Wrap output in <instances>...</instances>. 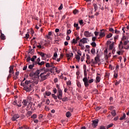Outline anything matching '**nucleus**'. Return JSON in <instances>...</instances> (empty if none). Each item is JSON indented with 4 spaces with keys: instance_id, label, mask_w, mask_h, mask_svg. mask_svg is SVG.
I'll use <instances>...</instances> for the list:
<instances>
[{
    "instance_id": "61",
    "label": "nucleus",
    "mask_w": 129,
    "mask_h": 129,
    "mask_svg": "<svg viewBox=\"0 0 129 129\" xmlns=\"http://www.w3.org/2000/svg\"><path fill=\"white\" fill-rule=\"evenodd\" d=\"M63 9V5L61 4L59 7L58 8V10H62Z\"/></svg>"
},
{
    "instance_id": "57",
    "label": "nucleus",
    "mask_w": 129,
    "mask_h": 129,
    "mask_svg": "<svg viewBox=\"0 0 129 129\" xmlns=\"http://www.w3.org/2000/svg\"><path fill=\"white\" fill-rule=\"evenodd\" d=\"M128 43H129L128 40L125 41L124 42V46H126V45H127Z\"/></svg>"
},
{
    "instance_id": "15",
    "label": "nucleus",
    "mask_w": 129,
    "mask_h": 129,
    "mask_svg": "<svg viewBox=\"0 0 129 129\" xmlns=\"http://www.w3.org/2000/svg\"><path fill=\"white\" fill-rule=\"evenodd\" d=\"M51 95L55 100H57L58 99V93H57V96L55 94H52Z\"/></svg>"
},
{
    "instance_id": "59",
    "label": "nucleus",
    "mask_w": 129,
    "mask_h": 129,
    "mask_svg": "<svg viewBox=\"0 0 129 129\" xmlns=\"http://www.w3.org/2000/svg\"><path fill=\"white\" fill-rule=\"evenodd\" d=\"M53 93H54V94H56V93H57V89L56 88H54L53 89Z\"/></svg>"
},
{
    "instance_id": "13",
    "label": "nucleus",
    "mask_w": 129,
    "mask_h": 129,
    "mask_svg": "<svg viewBox=\"0 0 129 129\" xmlns=\"http://www.w3.org/2000/svg\"><path fill=\"white\" fill-rule=\"evenodd\" d=\"M84 36L87 37H90V33H89V31H86L84 32Z\"/></svg>"
},
{
    "instance_id": "49",
    "label": "nucleus",
    "mask_w": 129,
    "mask_h": 129,
    "mask_svg": "<svg viewBox=\"0 0 129 129\" xmlns=\"http://www.w3.org/2000/svg\"><path fill=\"white\" fill-rule=\"evenodd\" d=\"M45 66L47 68H49V67H51L50 64L49 63H46Z\"/></svg>"
},
{
    "instance_id": "19",
    "label": "nucleus",
    "mask_w": 129,
    "mask_h": 129,
    "mask_svg": "<svg viewBox=\"0 0 129 129\" xmlns=\"http://www.w3.org/2000/svg\"><path fill=\"white\" fill-rule=\"evenodd\" d=\"M114 45V42H113L111 44L109 45V49L110 50H112L113 49V46Z\"/></svg>"
},
{
    "instance_id": "12",
    "label": "nucleus",
    "mask_w": 129,
    "mask_h": 129,
    "mask_svg": "<svg viewBox=\"0 0 129 129\" xmlns=\"http://www.w3.org/2000/svg\"><path fill=\"white\" fill-rule=\"evenodd\" d=\"M22 103L23 104V107H25V106H27L28 104V100L24 99L23 100Z\"/></svg>"
},
{
    "instance_id": "50",
    "label": "nucleus",
    "mask_w": 129,
    "mask_h": 129,
    "mask_svg": "<svg viewBox=\"0 0 129 129\" xmlns=\"http://www.w3.org/2000/svg\"><path fill=\"white\" fill-rule=\"evenodd\" d=\"M54 63L53 62H51L50 64V67L52 68V69H54V68H55V66H54Z\"/></svg>"
},
{
    "instance_id": "22",
    "label": "nucleus",
    "mask_w": 129,
    "mask_h": 129,
    "mask_svg": "<svg viewBox=\"0 0 129 129\" xmlns=\"http://www.w3.org/2000/svg\"><path fill=\"white\" fill-rule=\"evenodd\" d=\"M37 117H38V115L36 114H34L31 116V118H32V119H35V118H37Z\"/></svg>"
},
{
    "instance_id": "45",
    "label": "nucleus",
    "mask_w": 129,
    "mask_h": 129,
    "mask_svg": "<svg viewBox=\"0 0 129 129\" xmlns=\"http://www.w3.org/2000/svg\"><path fill=\"white\" fill-rule=\"evenodd\" d=\"M33 67H34V64H30L28 67L29 69H33Z\"/></svg>"
},
{
    "instance_id": "14",
    "label": "nucleus",
    "mask_w": 129,
    "mask_h": 129,
    "mask_svg": "<svg viewBox=\"0 0 129 129\" xmlns=\"http://www.w3.org/2000/svg\"><path fill=\"white\" fill-rule=\"evenodd\" d=\"M63 96V95L61 96V99H58L60 100H61L62 101H63L64 102H65V101H67L68 100V98H67V97H66L64 98H62Z\"/></svg>"
},
{
    "instance_id": "24",
    "label": "nucleus",
    "mask_w": 129,
    "mask_h": 129,
    "mask_svg": "<svg viewBox=\"0 0 129 129\" xmlns=\"http://www.w3.org/2000/svg\"><path fill=\"white\" fill-rule=\"evenodd\" d=\"M72 44H77L78 43V41L75 39H73V40L71 41Z\"/></svg>"
},
{
    "instance_id": "43",
    "label": "nucleus",
    "mask_w": 129,
    "mask_h": 129,
    "mask_svg": "<svg viewBox=\"0 0 129 129\" xmlns=\"http://www.w3.org/2000/svg\"><path fill=\"white\" fill-rule=\"evenodd\" d=\"M52 70H53V69H50V70H49V69H46V70H45V71L46 72H48L50 71V72H51V73H52Z\"/></svg>"
},
{
    "instance_id": "48",
    "label": "nucleus",
    "mask_w": 129,
    "mask_h": 129,
    "mask_svg": "<svg viewBox=\"0 0 129 129\" xmlns=\"http://www.w3.org/2000/svg\"><path fill=\"white\" fill-rule=\"evenodd\" d=\"M30 37V35L27 33L26 34L25 37L24 38H26V39H29V37Z\"/></svg>"
},
{
    "instance_id": "42",
    "label": "nucleus",
    "mask_w": 129,
    "mask_h": 129,
    "mask_svg": "<svg viewBox=\"0 0 129 129\" xmlns=\"http://www.w3.org/2000/svg\"><path fill=\"white\" fill-rule=\"evenodd\" d=\"M97 82H100V78L99 77L97 76L96 78Z\"/></svg>"
},
{
    "instance_id": "7",
    "label": "nucleus",
    "mask_w": 129,
    "mask_h": 129,
    "mask_svg": "<svg viewBox=\"0 0 129 129\" xmlns=\"http://www.w3.org/2000/svg\"><path fill=\"white\" fill-rule=\"evenodd\" d=\"M105 30L104 29L101 30L99 35L100 38H103L105 36Z\"/></svg>"
},
{
    "instance_id": "8",
    "label": "nucleus",
    "mask_w": 129,
    "mask_h": 129,
    "mask_svg": "<svg viewBox=\"0 0 129 129\" xmlns=\"http://www.w3.org/2000/svg\"><path fill=\"white\" fill-rule=\"evenodd\" d=\"M92 126H93V127H96L98 124V120H94L92 121Z\"/></svg>"
},
{
    "instance_id": "17",
    "label": "nucleus",
    "mask_w": 129,
    "mask_h": 129,
    "mask_svg": "<svg viewBox=\"0 0 129 129\" xmlns=\"http://www.w3.org/2000/svg\"><path fill=\"white\" fill-rule=\"evenodd\" d=\"M1 38L3 40H6V36H5V34H4L3 33H1Z\"/></svg>"
},
{
    "instance_id": "64",
    "label": "nucleus",
    "mask_w": 129,
    "mask_h": 129,
    "mask_svg": "<svg viewBox=\"0 0 129 129\" xmlns=\"http://www.w3.org/2000/svg\"><path fill=\"white\" fill-rule=\"evenodd\" d=\"M99 129H106L104 126H101Z\"/></svg>"
},
{
    "instance_id": "4",
    "label": "nucleus",
    "mask_w": 129,
    "mask_h": 129,
    "mask_svg": "<svg viewBox=\"0 0 129 129\" xmlns=\"http://www.w3.org/2000/svg\"><path fill=\"white\" fill-rule=\"evenodd\" d=\"M84 78L83 79V81L85 84H87V72L84 71Z\"/></svg>"
},
{
    "instance_id": "55",
    "label": "nucleus",
    "mask_w": 129,
    "mask_h": 129,
    "mask_svg": "<svg viewBox=\"0 0 129 129\" xmlns=\"http://www.w3.org/2000/svg\"><path fill=\"white\" fill-rule=\"evenodd\" d=\"M26 60L27 62L31 61V56H28Z\"/></svg>"
},
{
    "instance_id": "53",
    "label": "nucleus",
    "mask_w": 129,
    "mask_h": 129,
    "mask_svg": "<svg viewBox=\"0 0 129 129\" xmlns=\"http://www.w3.org/2000/svg\"><path fill=\"white\" fill-rule=\"evenodd\" d=\"M57 56H58V54H57V52H54L53 54V57H54L55 58H57Z\"/></svg>"
},
{
    "instance_id": "51",
    "label": "nucleus",
    "mask_w": 129,
    "mask_h": 129,
    "mask_svg": "<svg viewBox=\"0 0 129 129\" xmlns=\"http://www.w3.org/2000/svg\"><path fill=\"white\" fill-rule=\"evenodd\" d=\"M101 109V107H97L96 108V111H98V110H100Z\"/></svg>"
},
{
    "instance_id": "16",
    "label": "nucleus",
    "mask_w": 129,
    "mask_h": 129,
    "mask_svg": "<svg viewBox=\"0 0 129 129\" xmlns=\"http://www.w3.org/2000/svg\"><path fill=\"white\" fill-rule=\"evenodd\" d=\"M99 61V58L98 56H96L95 58V62H94V64H97V63H98Z\"/></svg>"
},
{
    "instance_id": "10",
    "label": "nucleus",
    "mask_w": 129,
    "mask_h": 129,
    "mask_svg": "<svg viewBox=\"0 0 129 129\" xmlns=\"http://www.w3.org/2000/svg\"><path fill=\"white\" fill-rule=\"evenodd\" d=\"M44 70V69H42L40 70H37L36 72L34 73V75H36V76H39L40 73H41V71Z\"/></svg>"
},
{
    "instance_id": "54",
    "label": "nucleus",
    "mask_w": 129,
    "mask_h": 129,
    "mask_svg": "<svg viewBox=\"0 0 129 129\" xmlns=\"http://www.w3.org/2000/svg\"><path fill=\"white\" fill-rule=\"evenodd\" d=\"M42 118H43V115H42V114H39V116H38V118H39V119H42Z\"/></svg>"
},
{
    "instance_id": "46",
    "label": "nucleus",
    "mask_w": 129,
    "mask_h": 129,
    "mask_svg": "<svg viewBox=\"0 0 129 129\" xmlns=\"http://www.w3.org/2000/svg\"><path fill=\"white\" fill-rule=\"evenodd\" d=\"M109 32H111L112 33H114V30H113V28H110L109 29Z\"/></svg>"
},
{
    "instance_id": "3",
    "label": "nucleus",
    "mask_w": 129,
    "mask_h": 129,
    "mask_svg": "<svg viewBox=\"0 0 129 129\" xmlns=\"http://www.w3.org/2000/svg\"><path fill=\"white\" fill-rule=\"evenodd\" d=\"M44 74H46V72H44L42 73H41L40 75V77L41 78V80L42 81H44V80H46L50 76V73H47L46 75H44Z\"/></svg>"
},
{
    "instance_id": "38",
    "label": "nucleus",
    "mask_w": 129,
    "mask_h": 129,
    "mask_svg": "<svg viewBox=\"0 0 129 129\" xmlns=\"http://www.w3.org/2000/svg\"><path fill=\"white\" fill-rule=\"evenodd\" d=\"M51 93L50 92H45V95L47 96H50V95H51Z\"/></svg>"
},
{
    "instance_id": "39",
    "label": "nucleus",
    "mask_w": 129,
    "mask_h": 129,
    "mask_svg": "<svg viewBox=\"0 0 129 129\" xmlns=\"http://www.w3.org/2000/svg\"><path fill=\"white\" fill-rule=\"evenodd\" d=\"M84 57H85V53H84L83 54V56L81 57V60L82 62H83V61L84 60Z\"/></svg>"
},
{
    "instance_id": "21",
    "label": "nucleus",
    "mask_w": 129,
    "mask_h": 129,
    "mask_svg": "<svg viewBox=\"0 0 129 129\" xmlns=\"http://www.w3.org/2000/svg\"><path fill=\"white\" fill-rule=\"evenodd\" d=\"M38 54H39V55L42 57V58H44V57H45V53H44L42 52H38Z\"/></svg>"
},
{
    "instance_id": "41",
    "label": "nucleus",
    "mask_w": 129,
    "mask_h": 129,
    "mask_svg": "<svg viewBox=\"0 0 129 129\" xmlns=\"http://www.w3.org/2000/svg\"><path fill=\"white\" fill-rule=\"evenodd\" d=\"M77 86H78V87L81 88V83H80V82H78L77 83Z\"/></svg>"
},
{
    "instance_id": "2",
    "label": "nucleus",
    "mask_w": 129,
    "mask_h": 129,
    "mask_svg": "<svg viewBox=\"0 0 129 129\" xmlns=\"http://www.w3.org/2000/svg\"><path fill=\"white\" fill-rule=\"evenodd\" d=\"M56 88L57 89V97L58 99H61V98L63 95L62 90L60 89V86H59V85H56Z\"/></svg>"
},
{
    "instance_id": "31",
    "label": "nucleus",
    "mask_w": 129,
    "mask_h": 129,
    "mask_svg": "<svg viewBox=\"0 0 129 129\" xmlns=\"http://www.w3.org/2000/svg\"><path fill=\"white\" fill-rule=\"evenodd\" d=\"M78 13H79V11L78 10H77V9H75L73 11L74 15H76L77 14H78Z\"/></svg>"
},
{
    "instance_id": "28",
    "label": "nucleus",
    "mask_w": 129,
    "mask_h": 129,
    "mask_svg": "<svg viewBox=\"0 0 129 129\" xmlns=\"http://www.w3.org/2000/svg\"><path fill=\"white\" fill-rule=\"evenodd\" d=\"M39 81H34L33 82H31V84H33L34 86H35V84L37 85L38 84Z\"/></svg>"
},
{
    "instance_id": "63",
    "label": "nucleus",
    "mask_w": 129,
    "mask_h": 129,
    "mask_svg": "<svg viewBox=\"0 0 129 129\" xmlns=\"http://www.w3.org/2000/svg\"><path fill=\"white\" fill-rule=\"evenodd\" d=\"M83 69H84V71H86V65L84 64Z\"/></svg>"
},
{
    "instance_id": "52",
    "label": "nucleus",
    "mask_w": 129,
    "mask_h": 129,
    "mask_svg": "<svg viewBox=\"0 0 129 129\" xmlns=\"http://www.w3.org/2000/svg\"><path fill=\"white\" fill-rule=\"evenodd\" d=\"M119 83H120V81H116L115 82V85H116V86H117V85H118V84H119Z\"/></svg>"
},
{
    "instance_id": "9",
    "label": "nucleus",
    "mask_w": 129,
    "mask_h": 129,
    "mask_svg": "<svg viewBox=\"0 0 129 129\" xmlns=\"http://www.w3.org/2000/svg\"><path fill=\"white\" fill-rule=\"evenodd\" d=\"M80 43H82L83 44H87V38H83L80 40Z\"/></svg>"
},
{
    "instance_id": "1",
    "label": "nucleus",
    "mask_w": 129,
    "mask_h": 129,
    "mask_svg": "<svg viewBox=\"0 0 129 129\" xmlns=\"http://www.w3.org/2000/svg\"><path fill=\"white\" fill-rule=\"evenodd\" d=\"M26 80V78H24L23 80L21 83V86L24 87V90L27 92H30L33 90V87H34V84H32V81H26L25 83L24 82Z\"/></svg>"
},
{
    "instance_id": "6",
    "label": "nucleus",
    "mask_w": 129,
    "mask_h": 129,
    "mask_svg": "<svg viewBox=\"0 0 129 129\" xmlns=\"http://www.w3.org/2000/svg\"><path fill=\"white\" fill-rule=\"evenodd\" d=\"M94 81V80L93 79H92L89 80H88V79H87V83L85 84V83H84V85L85 87H88L89 86V83H93Z\"/></svg>"
},
{
    "instance_id": "29",
    "label": "nucleus",
    "mask_w": 129,
    "mask_h": 129,
    "mask_svg": "<svg viewBox=\"0 0 129 129\" xmlns=\"http://www.w3.org/2000/svg\"><path fill=\"white\" fill-rule=\"evenodd\" d=\"M37 58V56L36 55H34L32 58H31V60L32 61V62H34L35 61V59Z\"/></svg>"
},
{
    "instance_id": "35",
    "label": "nucleus",
    "mask_w": 129,
    "mask_h": 129,
    "mask_svg": "<svg viewBox=\"0 0 129 129\" xmlns=\"http://www.w3.org/2000/svg\"><path fill=\"white\" fill-rule=\"evenodd\" d=\"M113 126V123H110V124H108L107 126V128H110V127H112Z\"/></svg>"
},
{
    "instance_id": "34",
    "label": "nucleus",
    "mask_w": 129,
    "mask_h": 129,
    "mask_svg": "<svg viewBox=\"0 0 129 129\" xmlns=\"http://www.w3.org/2000/svg\"><path fill=\"white\" fill-rule=\"evenodd\" d=\"M91 45L92 46V47H96V43H95V42H92Z\"/></svg>"
},
{
    "instance_id": "25",
    "label": "nucleus",
    "mask_w": 129,
    "mask_h": 129,
    "mask_svg": "<svg viewBox=\"0 0 129 129\" xmlns=\"http://www.w3.org/2000/svg\"><path fill=\"white\" fill-rule=\"evenodd\" d=\"M125 116H126L125 113H123V116L120 118L119 119L120 120H122L124 119L125 118Z\"/></svg>"
},
{
    "instance_id": "23",
    "label": "nucleus",
    "mask_w": 129,
    "mask_h": 129,
    "mask_svg": "<svg viewBox=\"0 0 129 129\" xmlns=\"http://www.w3.org/2000/svg\"><path fill=\"white\" fill-rule=\"evenodd\" d=\"M111 114L112 115V116H115L116 115V112H115V110H113L111 112Z\"/></svg>"
},
{
    "instance_id": "47",
    "label": "nucleus",
    "mask_w": 129,
    "mask_h": 129,
    "mask_svg": "<svg viewBox=\"0 0 129 129\" xmlns=\"http://www.w3.org/2000/svg\"><path fill=\"white\" fill-rule=\"evenodd\" d=\"M95 62V60L94 61V59H92L91 60V63H92L93 65H96V63H94Z\"/></svg>"
},
{
    "instance_id": "36",
    "label": "nucleus",
    "mask_w": 129,
    "mask_h": 129,
    "mask_svg": "<svg viewBox=\"0 0 129 129\" xmlns=\"http://www.w3.org/2000/svg\"><path fill=\"white\" fill-rule=\"evenodd\" d=\"M45 64V62L44 61H41V62H38V64L39 66H42V65H44Z\"/></svg>"
},
{
    "instance_id": "5",
    "label": "nucleus",
    "mask_w": 129,
    "mask_h": 129,
    "mask_svg": "<svg viewBox=\"0 0 129 129\" xmlns=\"http://www.w3.org/2000/svg\"><path fill=\"white\" fill-rule=\"evenodd\" d=\"M20 118V114H15L13 115L12 118V121H16L18 118Z\"/></svg>"
},
{
    "instance_id": "37",
    "label": "nucleus",
    "mask_w": 129,
    "mask_h": 129,
    "mask_svg": "<svg viewBox=\"0 0 129 129\" xmlns=\"http://www.w3.org/2000/svg\"><path fill=\"white\" fill-rule=\"evenodd\" d=\"M91 52L92 54H95V49H94V48H92Z\"/></svg>"
},
{
    "instance_id": "40",
    "label": "nucleus",
    "mask_w": 129,
    "mask_h": 129,
    "mask_svg": "<svg viewBox=\"0 0 129 129\" xmlns=\"http://www.w3.org/2000/svg\"><path fill=\"white\" fill-rule=\"evenodd\" d=\"M17 100H15L13 102V104L14 105H16V106H17V105H18V103H17Z\"/></svg>"
},
{
    "instance_id": "56",
    "label": "nucleus",
    "mask_w": 129,
    "mask_h": 129,
    "mask_svg": "<svg viewBox=\"0 0 129 129\" xmlns=\"http://www.w3.org/2000/svg\"><path fill=\"white\" fill-rule=\"evenodd\" d=\"M79 24L80 25H83V20H79Z\"/></svg>"
},
{
    "instance_id": "60",
    "label": "nucleus",
    "mask_w": 129,
    "mask_h": 129,
    "mask_svg": "<svg viewBox=\"0 0 129 129\" xmlns=\"http://www.w3.org/2000/svg\"><path fill=\"white\" fill-rule=\"evenodd\" d=\"M46 103L48 105L50 104V100H49V99L46 100Z\"/></svg>"
},
{
    "instance_id": "30",
    "label": "nucleus",
    "mask_w": 129,
    "mask_h": 129,
    "mask_svg": "<svg viewBox=\"0 0 129 129\" xmlns=\"http://www.w3.org/2000/svg\"><path fill=\"white\" fill-rule=\"evenodd\" d=\"M37 48H38V49H42V48H44V47L42 46V45H41L40 44V43H39V45H37V44L36 45Z\"/></svg>"
},
{
    "instance_id": "44",
    "label": "nucleus",
    "mask_w": 129,
    "mask_h": 129,
    "mask_svg": "<svg viewBox=\"0 0 129 129\" xmlns=\"http://www.w3.org/2000/svg\"><path fill=\"white\" fill-rule=\"evenodd\" d=\"M20 120L24 119V118H25V116L24 115H20Z\"/></svg>"
},
{
    "instance_id": "32",
    "label": "nucleus",
    "mask_w": 129,
    "mask_h": 129,
    "mask_svg": "<svg viewBox=\"0 0 129 129\" xmlns=\"http://www.w3.org/2000/svg\"><path fill=\"white\" fill-rule=\"evenodd\" d=\"M111 37H112V33H109L108 35H107V36H106V37L108 39H109V38H111Z\"/></svg>"
},
{
    "instance_id": "26",
    "label": "nucleus",
    "mask_w": 129,
    "mask_h": 129,
    "mask_svg": "<svg viewBox=\"0 0 129 129\" xmlns=\"http://www.w3.org/2000/svg\"><path fill=\"white\" fill-rule=\"evenodd\" d=\"M67 117H70L71 116V113L70 111H68L66 113Z\"/></svg>"
},
{
    "instance_id": "33",
    "label": "nucleus",
    "mask_w": 129,
    "mask_h": 129,
    "mask_svg": "<svg viewBox=\"0 0 129 129\" xmlns=\"http://www.w3.org/2000/svg\"><path fill=\"white\" fill-rule=\"evenodd\" d=\"M76 59H77V60H80V55H78V54H76V56H75Z\"/></svg>"
},
{
    "instance_id": "58",
    "label": "nucleus",
    "mask_w": 129,
    "mask_h": 129,
    "mask_svg": "<svg viewBox=\"0 0 129 129\" xmlns=\"http://www.w3.org/2000/svg\"><path fill=\"white\" fill-rule=\"evenodd\" d=\"M33 121H34V122L35 123H38V122H39V120H38V119H34L33 120Z\"/></svg>"
},
{
    "instance_id": "11",
    "label": "nucleus",
    "mask_w": 129,
    "mask_h": 129,
    "mask_svg": "<svg viewBox=\"0 0 129 129\" xmlns=\"http://www.w3.org/2000/svg\"><path fill=\"white\" fill-rule=\"evenodd\" d=\"M9 69V74H14V73H15V72L14 71V67L10 66Z\"/></svg>"
},
{
    "instance_id": "18",
    "label": "nucleus",
    "mask_w": 129,
    "mask_h": 129,
    "mask_svg": "<svg viewBox=\"0 0 129 129\" xmlns=\"http://www.w3.org/2000/svg\"><path fill=\"white\" fill-rule=\"evenodd\" d=\"M93 7L94 8L95 12H96V11H97V10H98V6H97V4H94Z\"/></svg>"
},
{
    "instance_id": "62",
    "label": "nucleus",
    "mask_w": 129,
    "mask_h": 129,
    "mask_svg": "<svg viewBox=\"0 0 129 129\" xmlns=\"http://www.w3.org/2000/svg\"><path fill=\"white\" fill-rule=\"evenodd\" d=\"M45 38H46L47 39H50V40H51V36H50V35H46V36H45Z\"/></svg>"
},
{
    "instance_id": "27",
    "label": "nucleus",
    "mask_w": 129,
    "mask_h": 129,
    "mask_svg": "<svg viewBox=\"0 0 129 129\" xmlns=\"http://www.w3.org/2000/svg\"><path fill=\"white\" fill-rule=\"evenodd\" d=\"M32 114L33 112H32L31 111H28L27 113V116H30V115H32Z\"/></svg>"
},
{
    "instance_id": "20",
    "label": "nucleus",
    "mask_w": 129,
    "mask_h": 129,
    "mask_svg": "<svg viewBox=\"0 0 129 129\" xmlns=\"http://www.w3.org/2000/svg\"><path fill=\"white\" fill-rule=\"evenodd\" d=\"M18 129H30V128H29V126H23L20 127Z\"/></svg>"
}]
</instances>
